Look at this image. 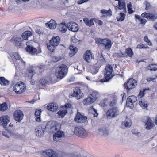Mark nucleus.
Instances as JSON below:
<instances>
[{"mask_svg":"<svg viewBox=\"0 0 157 157\" xmlns=\"http://www.w3.org/2000/svg\"><path fill=\"white\" fill-rule=\"evenodd\" d=\"M67 71L68 68L67 66L61 64L56 68L55 75L57 78L62 79L65 76Z\"/></svg>","mask_w":157,"mask_h":157,"instance_id":"1","label":"nucleus"},{"mask_svg":"<svg viewBox=\"0 0 157 157\" xmlns=\"http://www.w3.org/2000/svg\"><path fill=\"white\" fill-rule=\"evenodd\" d=\"M79 151L76 153H72L68 156L65 153L61 152H56L52 150H48L46 151V155L49 157H76L75 156L72 157V155L73 154L77 155L79 153Z\"/></svg>","mask_w":157,"mask_h":157,"instance_id":"2","label":"nucleus"},{"mask_svg":"<svg viewBox=\"0 0 157 157\" xmlns=\"http://www.w3.org/2000/svg\"><path fill=\"white\" fill-rule=\"evenodd\" d=\"M98 93L96 91H93L90 94L88 97L85 99L83 101L84 105H89L94 102L96 100Z\"/></svg>","mask_w":157,"mask_h":157,"instance_id":"3","label":"nucleus"},{"mask_svg":"<svg viewBox=\"0 0 157 157\" xmlns=\"http://www.w3.org/2000/svg\"><path fill=\"white\" fill-rule=\"evenodd\" d=\"M120 113L118 109L116 107L109 108L106 112V116L108 118H113Z\"/></svg>","mask_w":157,"mask_h":157,"instance_id":"4","label":"nucleus"},{"mask_svg":"<svg viewBox=\"0 0 157 157\" xmlns=\"http://www.w3.org/2000/svg\"><path fill=\"white\" fill-rule=\"evenodd\" d=\"M26 86L23 82H18L13 87V90L17 94H21L26 90Z\"/></svg>","mask_w":157,"mask_h":157,"instance_id":"5","label":"nucleus"},{"mask_svg":"<svg viewBox=\"0 0 157 157\" xmlns=\"http://www.w3.org/2000/svg\"><path fill=\"white\" fill-rule=\"evenodd\" d=\"M46 129L51 133H53L57 130L59 127V125L55 121H49L46 125Z\"/></svg>","mask_w":157,"mask_h":157,"instance_id":"6","label":"nucleus"},{"mask_svg":"<svg viewBox=\"0 0 157 157\" xmlns=\"http://www.w3.org/2000/svg\"><path fill=\"white\" fill-rule=\"evenodd\" d=\"M96 43L101 44L105 46L106 49L109 50L111 46V42L110 40L107 38L101 39L97 38L95 39Z\"/></svg>","mask_w":157,"mask_h":157,"instance_id":"7","label":"nucleus"},{"mask_svg":"<svg viewBox=\"0 0 157 157\" xmlns=\"http://www.w3.org/2000/svg\"><path fill=\"white\" fill-rule=\"evenodd\" d=\"M74 132L76 135L82 138L86 137L88 134L85 129L79 126L75 127Z\"/></svg>","mask_w":157,"mask_h":157,"instance_id":"8","label":"nucleus"},{"mask_svg":"<svg viewBox=\"0 0 157 157\" xmlns=\"http://www.w3.org/2000/svg\"><path fill=\"white\" fill-rule=\"evenodd\" d=\"M137 83L136 80L131 78L124 84V86L127 89L130 90L136 87L137 85Z\"/></svg>","mask_w":157,"mask_h":157,"instance_id":"9","label":"nucleus"},{"mask_svg":"<svg viewBox=\"0 0 157 157\" xmlns=\"http://www.w3.org/2000/svg\"><path fill=\"white\" fill-rule=\"evenodd\" d=\"M46 130V125L44 124H42L38 125L35 129V132L37 136H43Z\"/></svg>","mask_w":157,"mask_h":157,"instance_id":"10","label":"nucleus"},{"mask_svg":"<svg viewBox=\"0 0 157 157\" xmlns=\"http://www.w3.org/2000/svg\"><path fill=\"white\" fill-rule=\"evenodd\" d=\"M84 59L87 63H90L94 59V56L92 55L91 51L88 50L86 52L84 56Z\"/></svg>","mask_w":157,"mask_h":157,"instance_id":"11","label":"nucleus"},{"mask_svg":"<svg viewBox=\"0 0 157 157\" xmlns=\"http://www.w3.org/2000/svg\"><path fill=\"white\" fill-rule=\"evenodd\" d=\"M10 121V118L7 116H3L0 117V125L7 130L8 128L6 126L7 124Z\"/></svg>","mask_w":157,"mask_h":157,"instance_id":"12","label":"nucleus"},{"mask_svg":"<svg viewBox=\"0 0 157 157\" xmlns=\"http://www.w3.org/2000/svg\"><path fill=\"white\" fill-rule=\"evenodd\" d=\"M87 117L82 115L79 113L78 112L74 120L78 123H83L87 121Z\"/></svg>","mask_w":157,"mask_h":157,"instance_id":"13","label":"nucleus"},{"mask_svg":"<svg viewBox=\"0 0 157 157\" xmlns=\"http://www.w3.org/2000/svg\"><path fill=\"white\" fill-rule=\"evenodd\" d=\"M23 116L22 112L19 110L15 111L14 113V119L16 121L18 122L23 119Z\"/></svg>","mask_w":157,"mask_h":157,"instance_id":"14","label":"nucleus"},{"mask_svg":"<svg viewBox=\"0 0 157 157\" xmlns=\"http://www.w3.org/2000/svg\"><path fill=\"white\" fill-rule=\"evenodd\" d=\"M109 102L108 105L110 107L115 106L117 103V97L113 94H111L109 96Z\"/></svg>","mask_w":157,"mask_h":157,"instance_id":"15","label":"nucleus"},{"mask_svg":"<svg viewBox=\"0 0 157 157\" xmlns=\"http://www.w3.org/2000/svg\"><path fill=\"white\" fill-rule=\"evenodd\" d=\"M142 17L154 21L157 19V14L152 13H144L141 14Z\"/></svg>","mask_w":157,"mask_h":157,"instance_id":"16","label":"nucleus"},{"mask_svg":"<svg viewBox=\"0 0 157 157\" xmlns=\"http://www.w3.org/2000/svg\"><path fill=\"white\" fill-rule=\"evenodd\" d=\"M67 26L69 30L73 32H76L78 29V25L74 22H70L67 24Z\"/></svg>","mask_w":157,"mask_h":157,"instance_id":"17","label":"nucleus"},{"mask_svg":"<svg viewBox=\"0 0 157 157\" xmlns=\"http://www.w3.org/2000/svg\"><path fill=\"white\" fill-rule=\"evenodd\" d=\"M64 136V132L61 131H59L53 135V140H54L56 141H59L60 140V138L63 137Z\"/></svg>","mask_w":157,"mask_h":157,"instance_id":"18","label":"nucleus"},{"mask_svg":"<svg viewBox=\"0 0 157 157\" xmlns=\"http://www.w3.org/2000/svg\"><path fill=\"white\" fill-rule=\"evenodd\" d=\"M83 93L81 92L80 90L78 87H76L74 90L72 94L73 97H75L78 99H80L83 96Z\"/></svg>","mask_w":157,"mask_h":157,"instance_id":"19","label":"nucleus"},{"mask_svg":"<svg viewBox=\"0 0 157 157\" xmlns=\"http://www.w3.org/2000/svg\"><path fill=\"white\" fill-rule=\"evenodd\" d=\"M98 131L99 134L103 136H107L109 134V131L107 128H100L98 129Z\"/></svg>","mask_w":157,"mask_h":157,"instance_id":"20","label":"nucleus"},{"mask_svg":"<svg viewBox=\"0 0 157 157\" xmlns=\"http://www.w3.org/2000/svg\"><path fill=\"white\" fill-rule=\"evenodd\" d=\"M60 43V38L59 36H54L50 40V44L54 46H57Z\"/></svg>","mask_w":157,"mask_h":157,"instance_id":"21","label":"nucleus"},{"mask_svg":"<svg viewBox=\"0 0 157 157\" xmlns=\"http://www.w3.org/2000/svg\"><path fill=\"white\" fill-rule=\"evenodd\" d=\"M112 72H105L104 74V78L100 80L101 82H107L111 79L113 75L112 74Z\"/></svg>","mask_w":157,"mask_h":157,"instance_id":"22","label":"nucleus"},{"mask_svg":"<svg viewBox=\"0 0 157 157\" xmlns=\"http://www.w3.org/2000/svg\"><path fill=\"white\" fill-rule=\"evenodd\" d=\"M118 3V8L120 10H122L124 12H126V10L125 2L122 0H116Z\"/></svg>","mask_w":157,"mask_h":157,"instance_id":"23","label":"nucleus"},{"mask_svg":"<svg viewBox=\"0 0 157 157\" xmlns=\"http://www.w3.org/2000/svg\"><path fill=\"white\" fill-rule=\"evenodd\" d=\"M57 105L55 103H50L47 107V109L52 111H56L58 108Z\"/></svg>","mask_w":157,"mask_h":157,"instance_id":"24","label":"nucleus"},{"mask_svg":"<svg viewBox=\"0 0 157 157\" xmlns=\"http://www.w3.org/2000/svg\"><path fill=\"white\" fill-rule=\"evenodd\" d=\"M101 13L102 14V17H110L112 15V12L110 9L107 10L105 9H102L101 11Z\"/></svg>","mask_w":157,"mask_h":157,"instance_id":"25","label":"nucleus"},{"mask_svg":"<svg viewBox=\"0 0 157 157\" xmlns=\"http://www.w3.org/2000/svg\"><path fill=\"white\" fill-rule=\"evenodd\" d=\"M75 156L76 157H89L87 153L85 151L80 149L79 153L77 155L73 154L72 157Z\"/></svg>","mask_w":157,"mask_h":157,"instance_id":"26","label":"nucleus"},{"mask_svg":"<svg viewBox=\"0 0 157 157\" xmlns=\"http://www.w3.org/2000/svg\"><path fill=\"white\" fill-rule=\"evenodd\" d=\"M41 110L40 109H36L35 113V118L36 121L37 122L41 121V118L40 115L41 113Z\"/></svg>","mask_w":157,"mask_h":157,"instance_id":"27","label":"nucleus"},{"mask_svg":"<svg viewBox=\"0 0 157 157\" xmlns=\"http://www.w3.org/2000/svg\"><path fill=\"white\" fill-rule=\"evenodd\" d=\"M145 128L147 130H149L151 129L154 126V123L152 122V120L150 118L147 119L146 122Z\"/></svg>","mask_w":157,"mask_h":157,"instance_id":"28","label":"nucleus"},{"mask_svg":"<svg viewBox=\"0 0 157 157\" xmlns=\"http://www.w3.org/2000/svg\"><path fill=\"white\" fill-rule=\"evenodd\" d=\"M22 39L19 37H15L11 39V41L17 46H21Z\"/></svg>","mask_w":157,"mask_h":157,"instance_id":"29","label":"nucleus"},{"mask_svg":"<svg viewBox=\"0 0 157 157\" xmlns=\"http://www.w3.org/2000/svg\"><path fill=\"white\" fill-rule=\"evenodd\" d=\"M35 73L34 70L31 68H29L27 69L26 71V75L28 77L31 78Z\"/></svg>","mask_w":157,"mask_h":157,"instance_id":"30","label":"nucleus"},{"mask_svg":"<svg viewBox=\"0 0 157 157\" xmlns=\"http://www.w3.org/2000/svg\"><path fill=\"white\" fill-rule=\"evenodd\" d=\"M46 25L51 29H54L56 27L55 21L53 20H51L48 23H46Z\"/></svg>","mask_w":157,"mask_h":157,"instance_id":"31","label":"nucleus"},{"mask_svg":"<svg viewBox=\"0 0 157 157\" xmlns=\"http://www.w3.org/2000/svg\"><path fill=\"white\" fill-rule=\"evenodd\" d=\"M59 29L62 33H65L67 29L66 24L64 23H61L59 24Z\"/></svg>","mask_w":157,"mask_h":157,"instance_id":"32","label":"nucleus"},{"mask_svg":"<svg viewBox=\"0 0 157 157\" xmlns=\"http://www.w3.org/2000/svg\"><path fill=\"white\" fill-rule=\"evenodd\" d=\"M93 19L89 20L88 18H85L83 19V21L87 26L90 27L94 25Z\"/></svg>","mask_w":157,"mask_h":157,"instance_id":"33","label":"nucleus"},{"mask_svg":"<svg viewBox=\"0 0 157 157\" xmlns=\"http://www.w3.org/2000/svg\"><path fill=\"white\" fill-rule=\"evenodd\" d=\"M32 36V33L29 31H26L23 33L22 35V36L24 40H27Z\"/></svg>","mask_w":157,"mask_h":157,"instance_id":"34","label":"nucleus"},{"mask_svg":"<svg viewBox=\"0 0 157 157\" xmlns=\"http://www.w3.org/2000/svg\"><path fill=\"white\" fill-rule=\"evenodd\" d=\"M139 104L141 107L144 109H147L148 105L147 101L142 99L140 100Z\"/></svg>","mask_w":157,"mask_h":157,"instance_id":"35","label":"nucleus"},{"mask_svg":"<svg viewBox=\"0 0 157 157\" xmlns=\"http://www.w3.org/2000/svg\"><path fill=\"white\" fill-rule=\"evenodd\" d=\"M69 48L71 52L69 54L70 56H72L76 53L77 51V49L76 48L74 47V46L72 45H70Z\"/></svg>","mask_w":157,"mask_h":157,"instance_id":"36","label":"nucleus"},{"mask_svg":"<svg viewBox=\"0 0 157 157\" xmlns=\"http://www.w3.org/2000/svg\"><path fill=\"white\" fill-rule=\"evenodd\" d=\"M26 49L27 51L32 54H34L37 51L36 49L33 46L31 47L26 48Z\"/></svg>","mask_w":157,"mask_h":157,"instance_id":"37","label":"nucleus"},{"mask_svg":"<svg viewBox=\"0 0 157 157\" xmlns=\"http://www.w3.org/2000/svg\"><path fill=\"white\" fill-rule=\"evenodd\" d=\"M137 98L135 96L132 95L129 96L126 102H127V104H129V102H136L137 101Z\"/></svg>","mask_w":157,"mask_h":157,"instance_id":"38","label":"nucleus"},{"mask_svg":"<svg viewBox=\"0 0 157 157\" xmlns=\"http://www.w3.org/2000/svg\"><path fill=\"white\" fill-rule=\"evenodd\" d=\"M0 83L2 86H6L9 84V82L4 77H0Z\"/></svg>","mask_w":157,"mask_h":157,"instance_id":"39","label":"nucleus"},{"mask_svg":"<svg viewBox=\"0 0 157 157\" xmlns=\"http://www.w3.org/2000/svg\"><path fill=\"white\" fill-rule=\"evenodd\" d=\"M2 135L7 138H9L11 136H13L15 134L8 130H6L2 132Z\"/></svg>","mask_w":157,"mask_h":157,"instance_id":"40","label":"nucleus"},{"mask_svg":"<svg viewBox=\"0 0 157 157\" xmlns=\"http://www.w3.org/2000/svg\"><path fill=\"white\" fill-rule=\"evenodd\" d=\"M89 113L92 114L94 117H97L98 116V114L97 113L96 109L93 107H91L89 109Z\"/></svg>","mask_w":157,"mask_h":157,"instance_id":"41","label":"nucleus"},{"mask_svg":"<svg viewBox=\"0 0 157 157\" xmlns=\"http://www.w3.org/2000/svg\"><path fill=\"white\" fill-rule=\"evenodd\" d=\"M67 113V110L66 109L63 110H60L57 113V114H58L59 117L63 118L64 117L65 115Z\"/></svg>","mask_w":157,"mask_h":157,"instance_id":"42","label":"nucleus"},{"mask_svg":"<svg viewBox=\"0 0 157 157\" xmlns=\"http://www.w3.org/2000/svg\"><path fill=\"white\" fill-rule=\"evenodd\" d=\"M125 15L123 13H120L119 15L117 17L118 21H122L125 19Z\"/></svg>","mask_w":157,"mask_h":157,"instance_id":"43","label":"nucleus"},{"mask_svg":"<svg viewBox=\"0 0 157 157\" xmlns=\"http://www.w3.org/2000/svg\"><path fill=\"white\" fill-rule=\"evenodd\" d=\"M13 59H15L16 60H20V56L19 55L18 53L16 52H14L12 54Z\"/></svg>","mask_w":157,"mask_h":157,"instance_id":"44","label":"nucleus"},{"mask_svg":"<svg viewBox=\"0 0 157 157\" xmlns=\"http://www.w3.org/2000/svg\"><path fill=\"white\" fill-rule=\"evenodd\" d=\"M125 53L126 54H127L128 55V56L130 57H132L133 55V52L132 49L129 48L126 49Z\"/></svg>","mask_w":157,"mask_h":157,"instance_id":"45","label":"nucleus"},{"mask_svg":"<svg viewBox=\"0 0 157 157\" xmlns=\"http://www.w3.org/2000/svg\"><path fill=\"white\" fill-rule=\"evenodd\" d=\"M148 69L151 71H155L157 70V65L156 64H154L149 65Z\"/></svg>","mask_w":157,"mask_h":157,"instance_id":"46","label":"nucleus"},{"mask_svg":"<svg viewBox=\"0 0 157 157\" xmlns=\"http://www.w3.org/2000/svg\"><path fill=\"white\" fill-rule=\"evenodd\" d=\"M8 106L6 103H3L2 105L0 104V109L1 111H4L7 109Z\"/></svg>","mask_w":157,"mask_h":157,"instance_id":"47","label":"nucleus"},{"mask_svg":"<svg viewBox=\"0 0 157 157\" xmlns=\"http://www.w3.org/2000/svg\"><path fill=\"white\" fill-rule=\"evenodd\" d=\"M113 67L110 65H107L105 68V72H112Z\"/></svg>","mask_w":157,"mask_h":157,"instance_id":"48","label":"nucleus"},{"mask_svg":"<svg viewBox=\"0 0 157 157\" xmlns=\"http://www.w3.org/2000/svg\"><path fill=\"white\" fill-rule=\"evenodd\" d=\"M149 89H143L142 90H140L139 92V94L138 95V98H142L143 96H144V92L147 90H148Z\"/></svg>","mask_w":157,"mask_h":157,"instance_id":"49","label":"nucleus"},{"mask_svg":"<svg viewBox=\"0 0 157 157\" xmlns=\"http://www.w3.org/2000/svg\"><path fill=\"white\" fill-rule=\"evenodd\" d=\"M98 67L96 66H94L91 70V73L93 74H95L98 72Z\"/></svg>","mask_w":157,"mask_h":157,"instance_id":"50","label":"nucleus"},{"mask_svg":"<svg viewBox=\"0 0 157 157\" xmlns=\"http://www.w3.org/2000/svg\"><path fill=\"white\" fill-rule=\"evenodd\" d=\"M123 124H124L125 127H129L131 125V122L130 121H125L123 123Z\"/></svg>","mask_w":157,"mask_h":157,"instance_id":"51","label":"nucleus"},{"mask_svg":"<svg viewBox=\"0 0 157 157\" xmlns=\"http://www.w3.org/2000/svg\"><path fill=\"white\" fill-rule=\"evenodd\" d=\"M144 4L146 5V7L145 9L146 10H147L150 9L151 7V5L149 2L146 1L144 2Z\"/></svg>","mask_w":157,"mask_h":157,"instance_id":"52","label":"nucleus"},{"mask_svg":"<svg viewBox=\"0 0 157 157\" xmlns=\"http://www.w3.org/2000/svg\"><path fill=\"white\" fill-rule=\"evenodd\" d=\"M47 47L48 49L51 52H53L55 49V48L56 47L54 46L52 44H50L48 45H47Z\"/></svg>","mask_w":157,"mask_h":157,"instance_id":"53","label":"nucleus"},{"mask_svg":"<svg viewBox=\"0 0 157 157\" xmlns=\"http://www.w3.org/2000/svg\"><path fill=\"white\" fill-rule=\"evenodd\" d=\"M40 84L44 86L47 83V81L44 79H41L40 80Z\"/></svg>","mask_w":157,"mask_h":157,"instance_id":"54","label":"nucleus"},{"mask_svg":"<svg viewBox=\"0 0 157 157\" xmlns=\"http://www.w3.org/2000/svg\"><path fill=\"white\" fill-rule=\"evenodd\" d=\"M100 61L101 63H103L105 62V59L103 57L102 54H101L98 59V61Z\"/></svg>","mask_w":157,"mask_h":157,"instance_id":"55","label":"nucleus"},{"mask_svg":"<svg viewBox=\"0 0 157 157\" xmlns=\"http://www.w3.org/2000/svg\"><path fill=\"white\" fill-rule=\"evenodd\" d=\"M103 103V104L104 106H106L107 105H108V103L109 102V98L108 97V98L104 99L102 101Z\"/></svg>","mask_w":157,"mask_h":157,"instance_id":"56","label":"nucleus"},{"mask_svg":"<svg viewBox=\"0 0 157 157\" xmlns=\"http://www.w3.org/2000/svg\"><path fill=\"white\" fill-rule=\"evenodd\" d=\"M117 55L118 56L121 57H124L127 56L126 54L125 53L123 52H121L117 53Z\"/></svg>","mask_w":157,"mask_h":157,"instance_id":"57","label":"nucleus"},{"mask_svg":"<svg viewBox=\"0 0 157 157\" xmlns=\"http://www.w3.org/2000/svg\"><path fill=\"white\" fill-rule=\"evenodd\" d=\"M133 103L132 102H129V104H128L127 102H126V105L127 107H129L130 108L132 109L134 107Z\"/></svg>","mask_w":157,"mask_h":157,"instance_id":"58","label":"nucleus"},{"mask_svg":"<svg viewBox=\"0 0 157 157\" xmlns=\"http://www.w3.org/2000/svg\"><path fill=\"white\" fill-rule=\"evenodd\" d=\"M157 77V75L155 76V77L154 78L153 77H147L146 78V80L147 81H153V80L155 79V78H156Z\"/></svg>","mask_w":157,"mask_h":157,"instance_id":"59","label":"nucleus"},{"mask_svg":"<svg viewBox=\"0 0 157 157\" xmlns=\"http://www.w3.org/2000/svg\"><path fill=\"white\" fill-rule=\"evenodd\" d=\"M26 45L27 46L26 48L31 47L33 46L32 42L31 41H28L26 42Z\"/></svg>","mask_w":157,"mask_h":157,"instance_id":"60","label":"nucleus"},{"mask_svg":"<svg viewBox=\"0 0 157 157\" xmlns=\"http://www.w3.org/2000/svg\"><path fill=\"white\" fill-rule=\"evenodd\" d=\"M72 107V105L69 103L66 104L65 105V109H67L68 108H71Z\"/></svg>","mask_w":157,"mask_h":157,"instance_id":"61","label":"nucleus"},{"mask_svg":"<svg viewBox=\"0 0 157 157\" xmlns=\"http://www.w3.org/2000/svg\"><path fill=\"white\" fill-rule=\"evenodd\" d=\"M140 21L141 23L143 25H144L147 22L146 20L145 19L141 18Z\"/></svg>","mask_w":157,"mask_h":157,"instance_id":"62","label":"nucleus"},{"mask_svg":"<svg viewBox=\"0 0 157 157\" xmlns=\"http://www.w3.org/2000/svg\"><path fill=\"white\" fill-rule=\"evenodd\" d=\"M88 0H78L77 2L78 4H81Z\"/></svg>","mask_w":157,"mask_h":157,"instance_id":"63","label":"nucleus"},{"mask_svg":"<svg viewBox=\"0 0 157 157\" xmlns=\"http://www.w3.org/2000/svg\"><path fill=\"white\" fill-rule=\"evenodd\" d=\"M71 41L74 43H76L78 42H79V40L76 38L73 37L72 38Z\"/></svg>","mask_w":157,"mask_h":157,"instance_id":"64","label":"nucleus"}]
</instances>
